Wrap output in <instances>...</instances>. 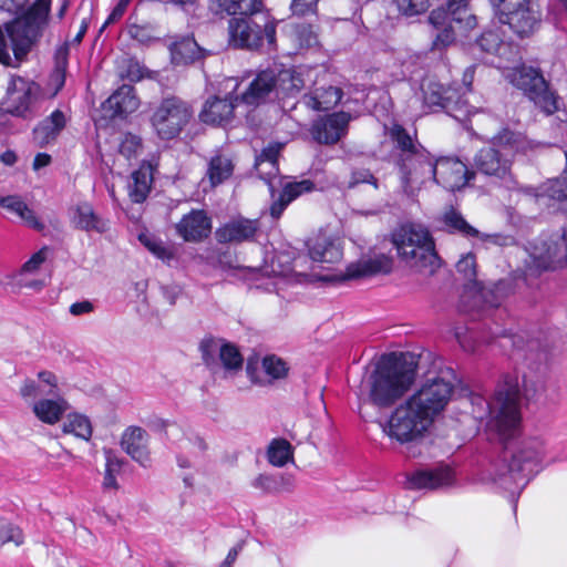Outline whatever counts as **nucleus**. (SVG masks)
Returning <instances> with one entry per match:
<instances>
[{
    "label": "nucleus",
    "mask_w": 567,
    "mask_h": 567,
    "mask_svg": "<svg viewBox=\"0 0 567 567\" xmlns=\"http://www.w3.org/2000/svg\"><path fill=\"white\" fill-rule=\"evenodd\" d=\"M277 85V78L274 71H262L249 83L248 87L235 97L240 106L256 107L265 103Z\"/></svg>",
    "instance_id": "19"
},
{
    "label": "nucleus",
    "mask_w": 567,
    "mask_h": 567,
    "mask_svg": "<svg viewBox=\"0 0 567 567\" xmlns=\"http://www.w3.org/2000/svg\"><path fill=\"white\" fill-rule=\"evenodd\" d=\"M39 93V86L21 76H12L4 99L6 110L14 115L24 116L30 111Z\"/></svg>",
    "instance_id": "15"
},
{
    "label": "nucleus",
    "mask_w": 567,
    "mask_h": 567,
    "mask_svg": "<svg viewBox=\"0 0 567 567\" xmlns=\"http://www.w3.org/2000/svg\"><path fill=\"white\" fill-rule=\"evenodd\" d=\"M313 262L336 264L342 259V248L339 240L324 235H318L307 244Z\"/></svg>",
    "instance_id": "24"
},
{
    "label": "nucleus",
    "mask_w": 567,
    "mask_h": 567,
    "mask_svg": "<svg viewBox=\"0 0 567 567\" xmlns=\"http://www.w3.org/2000/svg\"><path fill=\"white\" fill-rule=\"evenodd\" d=\"M512 158L502 154V151L493 146L481 148L473 158V167L476 172L504 181L507 187L515 184L512 176Z\"/></svg>",
    "instance_id": "13"
},
{
    "label": "nucleus",
    "mask_w": 567,
    "mask_h": 567,
    "mask_svg": "<svg viewBox=\"0 0 567 567\" xmlns=\"http://www.w3.org/2000/svg\"><path fill=\"white\" fill-rule=\"evenodd\" d=\"M498 20L518 35L530 34L540 20L535 0H492Z\"/></svg>",
    "instance_id": "8"
},
{
    "label": "nucleus",
    "mask_w": 567,
    "mask_h": 567,
    "mask_svg": "<svg viewBox=\"0 0 567 567\" xmlns=\"http://www.w3.org/2000/svg\"><path fill=\"white\" fill-rule=\"evenodd\" d=\"M192 116L189 106L178 97L164 99L155 109L151 123L162 140L177 136Z\"/></svg>",
    "instance_id": "10"
},
{
    "label": "nucleus",
    "mask_w": 567,
    "mask_h": 567,
    "mask_svg": "<svg viewBox=\"0 0 567 567\" xmlns=\"http://www.w3.org/2000/svg\"><path fill=\"white\" fill-rule=\"evenodd\" d=\"M295 37L300 48H312L318 44V34L311 25H297Z\"/></svg>",
    "instance_id": "53"
},
{
    "label": "nucleus",
    "mask_w": 567,
    "mask_h": 567,
    "mask_svg": "<svg viewBox=\"0 0 567 567\" xmlns=\"http://www.w3.org/2000/svg\"><path fill=\"white\" fill-rule=\"evenodd\" d=\"M140 106V99L131 85L120 86L104 103V109L111 112V116H126L135 112Z\"/></svg>",
    "instance_id": "28"
},
{
    "label": "nucleus",
    "mask_w": 567,
    "mask_h": 567,
    "mask_svg": "<svg viewBox=\"0 0 567 567\" xmlns=\"http://www.w3.org/2000/svg\"><path fill=\"white\" fill-rule=\"evenodd\" d=\"M128 4H130V1H127V0H120L118 3L115 6V8L110 13V16L107 17L105 23L102 27V30L107 24L114 23L117 20H120L123 17L124 12L126 11Z\"/></svg>",
    "instance_id": "61"
},
{
    "label": "nucleus",
    "mask_w": 567,
    "mask_h": 567,
    "mask_svg": "<svg viewBox=\"0 0 567 567\" xmlns=\"http://www.w3.org/2000/svg\"><path fill=\"white\" fill-rule=\"evenodd\" d=\"M372 184L374 188H378V179L373 176V174L365 168H358L352 171L350 181L348 183L349 188H353L359 184Z\"/></svg>",
    "instance_id": "56"
},
{
    "label": "nucleus",
    "mask_w": 567,
    "mask_h": 567,
    "mask_svg": "<svg viewBox=\"0 0 567 567\" xmlns=\"http://www.w3.org/2000/svg\"><path fill=\"white\" fill-rule=\"evenodd\" d=\"M65 115L62 111L55 110L48 117L42 120L33 130L34 142L44 147L56 140L65 127Z\"/></svg>",
    "instance_id": "31"
},
{
    "label": "nucleus",
    "mask_w": 567,
    "mask_h": 567,
    "mask_svg": "<svg viewBox=\"0 0 567 567\" xmlns=\"http://www.w3.org/2000/svg\"><path fill=\"white\" fill-rule=\"evenodd\" d=\"M393 268V259L385 254H373L364 256L350 264L346 270L347 279H358L380 274H389Z\"/></svg>",
    "instance_id": "21"
},
{
    "label": "nucleus",
    "mask_w": 567,
    "mask_h": 567,
    "mask_svg": "<svg viewBox=\"0 0 567 567\" xmlns=\"http://www.w3.org/2000/svg\"><path fill=\"white\" fill-rule=\"evenodd\" d=\"M319 0H292L291 11L296 16L315 13Z\"/></svg>",
    "instance_id": "59"
},
{
    "label": "nucleus",
    "mask_w": 567,
    "mask_h": 567,
    "mask_svg": "<svg viewBox=\"0 0 567 567\" xmlns=\"http://www.w3.org/2000/svg\"><path fill=\"white\" fill-rule=\"evenodd\" d=\"M219 8L231 16H250L261 10V0H217Z\"/></svg>",
    "instance_id": "41"
},
{
    "label": "nucleus",
    "mask_w": 567,
    "mask_h": 567,
    "mask_svg": "<svg viewBox=\"0 0 567 567\" xmlns=\"http://www.w3.org/2000/svg\"><path fill=\"white\" fill-rule=\"evenodd\" d=\"M69 49L68 45H61L55 51V74L54 76L59 80L60 85L64 82V71L68 63Z\"/></svg>",
    "instance_id": "57"
},
{
    "label": "nucleus",
    "mask_w": 567,
    "mask_h": 567,
    "mask_svg": "<svg viewBox=\"0 0 567 567\" xmlns=\"http://www.w3.org/2000/svg\"><path fill=\"white\" fill-rule=\"evenodd\" d=\"M398 257L408 267L433 274L441 265L430 231L421 225L405 224L391 235Z\"/></svg>",
    "instance_id": "3"
},
{
    "label": "nucleus",
    "mask_w": 567,
    "mask_h": 567,
    "mask_svg": "<svg viewBox=\"0 0 567 567\" xmlns=\"http://www.w3.org/2000/svg\"><path fill=\"white\" fill-rule=\"evenodd\" d=\"M142 147V138L140 136L126 133L120 144V153L127 159H131L141 153Z\"/></svg>",
    "instance_id": "51"
},
{
    "label": "nucleus",
    "mask_w": 567,
    "mask_h": 567,
    "mask_svg": "<svg viewBox=\"0 0 567 567\" xmlns=\"http://www.w3.org/2000/svg\"><path fill=\"white\" fill-rule=\"evenodd\" d=\"M230 42L237 48L258 49L262 44L261 27L248 19L229 21Z\"/></svg>",
    "instance_id": "22"
},
{
    "label": "nucleus",
    "mask_w": 567,
    "mask_h": 567,
    "mask_svg": "<svg viewBox=\"0 0 567 567\" xmlns=\"http://www.w3.org/2000/svg\"><path fill=\"white\" fill-rule=\"evenodd\" d=\"M255 488L261 489L267 493H274L278 489V482L274 476L260 474L252 481Z\"/></svg>",
    "instance_id": "58"
},
{
    "label": "nucleus",
    "mask_w": 567,
    "mask_h": 567,
    "mask_svg": "<svg viewBox=\"0 0 567 567\" xmlns=\"http://www.w3.org/2000/svg\"><path fill=\"white\" fill-rule=\"evenodd\" d=\"M456 338L460 346L467 352L476 351L477 338L473 332L470 333H461L456 332Z\"/></svg>",
    "instance_id": "60"
},
{
    "label": "nucleus",
    "mask_w": 567,
    "mask_h": 567,
    "mask_svg": "<svg viewBox=\"0 0 567 567\" xmlns=\"http://www.w3.org/2000/svg\"><path fill=\"white\" fill-rule=\"evenodd\" d=\"M62 431L64 434H73L85 441L90 440L92 436V425L90 420L85 415L79 413L68 415L62 425Z\"/></svg>",
    "instance_id": "40"
},
{
    "label": "nucleus",
    "mask_w": 567,
    "mask_h": 567,
    "mask_svg": "<svg viewBox=\"0 0 567 567\" xmlns=\"http://www.w3.org/2000/svg\"><path fill=\"white\" fill-rule=\"evenodd\" d=\"M234 171L233 163L229 158L216 155L210 158L206 176L210 187H215L228 179Z\"/></svg>",
    "instance_id": "39"
},
{
    "label": "nucleus",
    "mask_w": 567,
    "mask_h": 567,
    "mask_svg": "<svg viewBox=\"0 0 567 567\" xmlns=\"http://www.w3.org/2000/svg\"><path fill=\"white\" fill-rule=\"evenodd\" d=\"M432 424L431 419L408 398L392 411L382 430L391 440L404 444L423 437Z\"/></svg>",
    "instance_id": "4"
},
{
    "label": "nucleus",
    "mask_w": 567,
    "mask_h": 567,
    "mask_svg": "<svg viewBox=\"0 0 567 567\" xmlns=\"http://www.w3.org/2000/svg\"><path fill=\"white\" fill-rule=\"evenodd\" d=\"M45 260V254L43 250L35 252L28 261L22 266L23 272H33Z\"/></svg>",
    "instance_id": "62"
},
{
    "label": "nucleus",
    "mask_w": 567,
    "mask_h": 567,
    "mask_svg": "<svg viewBox=\"0 0 567 567\" xmlns=\"http://www.w3.org/2000/svg\"><path fill=\"white\" fill-rule=\"evenodd\" d=\"M342 99V91L336 86L318 89L313 94H306L301 102L315 111H328L334 107Z\"/></svg>",
    "instance_id": "37"
},
{
    "label": "nucleus",
    "mask_w": 567,
    "mask_h": 567,
    "mask_svg": "<svg viewBox=\"0 0 567 567\" xmlns=\"http://www.w3.org/2000/svg\"><path fill=\"white\" fill-rule=\"evenodd\" d=\"M141 244L146 247L154 256L165 260L172 258L171 250L164 245V243L150 234H141L138 236Z\"/></svg>",
    "instance_id": "50"
},
{
    "label": "nucleus",
    "mask_w": 567,
    "mask_h": 567,
    "mask_svg": "<svg viewBox=\"0 0 567 567\" xmlns=\"http://www.w3.org/2000/svg\"><path fill=\"white\" fill-rule=\"evenodd\" d=\"M456 270L467 281L476 278V260L473 254L468 252L461 257L456 264Z\"/></svg>",
    "instance_id": "55"
},
{
    "label": "nucleus",
    "mask_w": 567,
    "mask_h": 567,
    "mask_svg": "<svg viewBox=\"0 0 567 567\" xmlns=\"http://www.w3.org/2000/svg\"><path fill=\"white\" fill-rule=\"evenodd\" d=\"M91 311H93V305L87 300L74 302L70 307V313L73 316H81Z\"/></svg>",
    "instance_id": "64"
},
{
    "label": "nucleus",
    "mask_w": 567,
    "mask_h": 567,
    "mask_svg": "<svg viewBox=\"0 0 567 567\" xmlns=\"http://www.w3.org/2000/svg\"><path fill=\"white\" fill-rule=\"evenodd\" d=\"M58 390V378L50 371L38 373V381L25 379L20 388V395L25 400H35L39 396H54Z\"/></svg>",
    "instance_id": "29"
},
{
    "label": "nucleus",
    "mask_w": 567,
    "mask_h": 567,
    "mask_svg": "<svg viewBox=\"0 0 567 567\" xmlns=\"http://www.w3.org/2000/svg\"><path fill=\"white\" fill-rule=\"evenodd\" d=\"M22 530L9 522H0V545L14 543L17 546L23 544Z\"/></svg>",
    "instance_id": "52"
},
{
    "label": "nucleus",
    "mask_w": 567,
    "mask_h": 567,
    "mask_svg": "<svg viewBox=\"0 0 567 567\" xmlns=\"http://www.w3.org/2000/svg\"><path fill=\"white\" fill-rule=\"evenodd\" d=\"M72 224L75 228L86 233L103 234L109 229V221L95 213L89 203H81L75 206L72 215Z\"/></svg>",
    "instance_id": "30"
},
{
    "label": "nucleus",
    "mask_w": 567,
    "mask_h": 567,
    "mask_svg": "<svg viewBox=\"0 0 567 567\" xmlns=\"http://www.w3.org/2000/svg\"><path fill=\"white\" fill-rule=\"evenodd\" d=\"M533 266L537 270H549L567 264V228L561 234L535 241L529 250Z\"/></svg>",
    "instance_id": "11"
},
{
    "label": "nucleus",
    "mask_w": 567,
    "mask_h": 567,
    "mask_svg": "<svg viewBox=\"0 0 567 567\" xmlns=\"http://www.w3.org/2000/svg\"><path fill=\"white\" fill-rule=\"evenodd\" d=\"M152 184L153 166L151 163L144 162L131 175V182L127 186L131 200L136 204L143 203L151 192Z\"/></svg>",
    "instance_id": "32"
},
{
    "label": "nucleus",
    "mask_w": 567,
    "mask_h": 567,
    "mask_svg": "<svg viewBox=\"0 0 567 567\" xmlns=\"http://www.w3.org/2000/svg\"><path fill=\"white\" fill-rule=\"evenodd\" d=\"M386 135L393 145L394 163L396 159L406 158L414 153H420L425 148L414 138L402 125L392 124L385 127Z\"/></svg>",
    "instance_id": "25"
},
{
    "label": "nucleus",
    "mask_w": 567,
    "mask_h": 567,
    "mask_svg": "<svg viewBox=\"0 0 567 567\" xmlns=\"http://www.w3.org/2000/svg\"><path fill=\"white\" fill-rule=\"evenodd\" d=\"M176 230L186 241H200L212 231V220L204 210H192L176 225Z\"/></svg>",
    "instance_id": "23"
},
{
    "label": "nucleus",
    "mask_w": 567,
    "mask_h": 567,
    "mask_svg": "<svg viewBox=\"0 0 567 567\" xmlns=\"http://www.w3.org/2000/svg\"><path fill=\"white\" fill-rule=\"evenodd\" d=\"M399 11L408 17L425 12L429 8V0H396Z\"/></svg>",
    "instance_id": "54"
},
{
    "label": "nucleus",
    "mask_w": 567,
    "mask_h": 567,
    "mask_svg": "<svg viewBox=\"0 0 567 567\" xmlns=\"http://www.w3.org/2000/svg\"><path fill=\"white\" fill-rule=\"evenodd\" d=\"M452 482L453 473L449 467L420 470L411 474L408 478V487L411 489H435L451 485Z\"/></svg>",
    "instance_id": "26"
},
{
    "label": "nucleus",
    "mask_w": 567,
    "mask_h": 567,
    "mask_svg": "<svg viewBox=\"0 0 567 567\" xmlns=\"http://www.w3.org/2000/svg\"><path fill=\"white\" fill-rule=\"evenodd\" d=\"M434 163L435 158L426 150L396 159L401 187L406 195L414 196L423 186L433 182Z\"/></svg>",
    "instance_id": "9"
},
{
    "label": "nucleus",
    "mask_w": 567,
    "mask_h": 567,
    "mask_svg": "<svg viewBox=\"0 0 567 567\" xmlns=\"http://www.w3.org/2000/svg\"><path fill=\"white\" fill-rule=\"evenodd\" d=\"M282 144L272 143L262 150L260 155L256 157V168L259 172L261 171V166L267 164L269 169L266 172L267 175H276L278 172V156L282 148Z\"/></svg>",
    "instance_id": "44"
},
{
    "label": "nucleus",
    "mask_w": 567,
    "mask_h": 567,
    "mask_svg": "<svg viewBox=\"0 0 567 567\" xmlns=\"http://www.w3.org/2000/svg\"><path fill=\"white\" fill-rule=\"evenodd\" d=\"M565 155H566V168H565L566 175L551 181L546 188V193H547L548 197L557 200L560 204V207L563 209L567 210V153H565Z\"/></svg>",
    "instance_id": "47"
},
{
    "label": "nucleus",
    "mask_w": 567,
    "mask_h": 567,
    "mask_svg": "<svg viewBox=\"0 0 567 567\" xmlns=\"http://www.w3.org/2000/svg\"><path fill=\"white\" fill-rule=\"evenodd\" d=\"M0 207L6 209L8 213L17 216L27 226L41 230L43 224L37 217L32 208L19 195L0 196Z\"/></svg>",
    "instance_id": "35"
},
{
    "label": "nucleus",
    "mask_w": 567,
    "mask_h": 567,
    "mask_svg": "<svg viewBox=\"0 0 567 567\" xmlns=\"http://www.w3.org/2000/svg\"><path fill=\"white\" fill-rule=\"evenodd\" d=\"M278 81L280 82L282 90L288 94L298 93L305 86L301 74L292 70L281 71L277 82Z\"/></svg>",
    "instance_id": "49"
},
{
    "label": "nucleus",
    "mask_w": 567,
    "mask_h": 567,
    "mask_svg": "<svg viewBox=\"0 0 567 567\" xmlns=\"http://www.w3.org/2000/svg\"><path fill=\"white\" fill-rule=\"evenodd\" d=\"M150 435L141 426H128L121 436V447L135 462L144 467L151 465V454L148 449Z\"/></svg>",
    "instance_id": "20"
},
{
    "label": "nucleus",
    "mask_w": 567,
    "mask_h": 567,
    "mask_svg": "<svg viewBox=\"0 0 567 567\" xmlns=\"http://www.w3.org/2000/svg\"><path fill=\"white\" fill-rule=\"evenodd\" d=\"M507 78L547 115L558 111V96L549 89L547 81L538 70L522 66L514 69Z\"/></svg>",
    "instance_id": "7"
},
{
    "label": "nucleus",
    "mask_w": 567,
    "mask_h": 567,
    "mask_svg": "<svg viewBox=\"0 0 567 567\" xmlns=\"http://www.w3.org/2000/svg\"><path fill=\"white\" fill-rule=\"evenodd\" d=\"M239 106V102L233 97L215 96L206 101L199 116L204 123L220 125L228 122L233 117L235 109Z\"/></svg>",
    "instance_id": "27"
},
{
    "label": "nucleus",
    "mask_w": 567,
    "mask_h": 567,
    "mask_svg": "<svg viewBox=\"0 0 567 567\" xmlns=\"http://www.w3.org/2000/svg\"><path fill=\"white\" fill-rule=\"evenodd\" d=\"M261 365L265 373L271 380H281L288 375L289 368L287 362L275 354L266 355L261 361Z\"/></svg>",
    "instance_id": "46"
},
{
    "label": "nucleus",
    "mask_w": 567,
    "mask_h": 567,
    "mask_svg": "<svg viewBox=\"0 0 567 567\" xmlns=\"http://www.w3.org/2000/svg\"><path fill=\"white\" fill-rule=\"evenodd\" d=\"M267 454L270 464L282 467L293 457L292 445L285 439H276L270 443Z\"/></svg>",
    "instance_id": "42"
},
{
    "label": "nucleus",
    "mask_w": 567,
    "mask_h": 567,
    "mask_svg": "<svg viewBox=\"0 0 567 567\" xmlns=\"http://www.w3.org/2000/svg\"><path fill=\"white\" fill-rule=\"evenodd\" d=\"M259 227L258 219L237 217L218 227L215 231V237L219 244L252 241L256 238Z\"/></svg>",
    "instance_id": "17"
},
{
    "label": "nucleus",
    "mask_w": 567,
    "mask_h": 567,
    "mask_svg": "<svg viewBox=\"0 0 567 567\" xmlns=\"http://www.w3.org/2000/svg\"><path fill=\"white\" fill-rule=\"evenodd\" d=\"M315 188V184L310 179H302L299 182H290L287 183L279 198L276 199L270 206V215L274 218H279L286 207L296 198L301 196L305 193H310Z\"/></svg>",
    "instance_id": "34"
},
{
    "label": "nucleus",
    "mask_w": 567,
    "mask_h": 567,
    "mask_svg": "<svg viewBox=\"0 0 567 567\" xmlns=\"http://www.w3.org/2000/svg\"><path fill=\"white\" fill-rule=\"evenodd\" d=\"M453 371L447 369L427 378L409 399L434 422L449 404L455 388Z\"/></svg>",
    "instance_id": "6"
},
{
    "label": "nucleus",
    "mask_w": 567,
    "mask_h": 567,
    "mask_svg": "<svg viewBox=\"0 0 567 567\" xmlns=\"http://www.w3.org/2000/svg\"><path fill=\"white\" fill-rule=\"evenodd\" d=\"M349 122L350 115L346 112L321 117L312 125V137L320 144H336L346 134Z\"/></svg>",
    "instance_id": "18"
},
{
    "label": "nucleus",
    "mask_w": 567,
    "mask_h": 567,
    "mask_svg": "<svg viewBox=\"0 0 567 567\" xmlns=\"http://www.w3.org/2000/svg\"><path fill=\"white\" fill-rule=\"evenodd\" d=\"M443 228L450 233H457L465 237H477L478 230L471 226L462 214L453 207L447 208L441 216Z\"/></svg>",
    "instance_id": "38"
},
{
    "label": "nucleus",
    "mask_w": 567,
    "mask_h": 567,
    "mask_svg": "<svg viewBox=\"0 0 567 567\" xmlns=\"http://www.w3.org/2000/svg\"><path fill=\"white\" fill-rule=\"evenodd\" d=\"M219 360L226 370H239L243 365V357L238 349L230 343L225 342L219 354Z\"/></svg>",
    "instance_id": "48"
},
{
    "label": "nucleus",
    "mask_w": 567,
    "mask_h": 567,
    "mask_svg": "<svg viewBox=\"0 0 567 567\" xmlns=\"http://www.w3.org/2000/svg\"><path fill=\"white\" fill-rule=\"evenodd\" d=\"M475 175L467 166L455 157H440L435 159L433 183L447 190L463 188Z\"/></svg>",
    "instance_id": "14"
},
{
    "label": "nucleus",
    "mask_w": 567,
    "mask_h": 567,
    "mask_svg": "<svg viewBox=\"0 0 567 567\" xmlns=\"http://www.w3.org/2000/svg\"><path fill=\"white\" fill-rule=\"evenodd\" d=\"M467 0H449L446 8L433 10L429 17L437 30L435 44L449 45L456 35H465L477 24L476 17L466 8Z\"/></svg>",
    "instance_id": "5"
},
{
    "label": "nucleus",
    "mask_w": 567,
    "mask_h": 567,
    "mask_svg": "<svg viewBox=\"0 0 567 567\" xmlns=\"http://www.w3.org/2000/svg\"><path fill=\"white\" fill-rule=\"evenodd\" d=\"M491 143L493 146L501 150L503 155L512 159L515 154L529 155L544 147L542 143L529 140L523 133L512 131L508 127L498 131V133L492 137Z\"/></svg>",
    "instance_id": "16"
},
{
    "label": "nucleus",
    "mask_w": 567,
    "mask_h": 567,
    "mask_svg": "<svg viewBox=\"0 0 567 567\" xmlns=\"http://www.w3.org/2000/svg\"><path fill=\"white\" fill-rule=\"evenodd\" d=\"M127 71L122 76L127 78L130 81H140L143 78V71L137 61L132 59L127 60Z\"/></svg>",
    "instance_id": "63"
},
{
    "label": "nucleus",
    "mask_w": 567,
    "mask_h": 567,
    "mask_svg": "<svg viewBox=\"0 0 567 567\" xmlns=\"http://www.w3.org/2000/svg\"><path fill=\"white\" fill-rule=\"evenodd\" d=\"M417 361L412 353H389L378 362L369 378V400L378 408H389L411 388Z\"/></svg>",
    "instance_id": "2"
},
{
    "label": "nucleus",
    "mask_w": 567,
    "mask_h": 567,
    "mask_svg": "<svg viewBox=\"0 0 567 567\" xmlns=\"http://www.w3.org/2000/svg\"><path fill=\"white\" fill-rule=\"evenodd\" d=\"M68 401L62 396L53 399H40L33 402L32 412L45 424H56L69 410Z\"/></svg>",
    "instance_id": "33"
},
{
    "label": "nucleus",
    "mask_w": 567,
    "mask_h": 567,
    "mask_svg": "<svg viewBox=\"0 0 567 567\" xmlns=\"http://www.w3.org/2000/svg\"><path fill=\"white\" fill-rule=\"evenodd\" d=\"M172 61L175 64L193 63L204 56V50L193 37H181L169 44Z\"/></svg>",
    "instance_id": "36"
},
{
    "label": "nucleus",
    "mask_w": 567,
    "mask_h": 567,
    "mask_svg": "<svg viewBox=\"0 0 567 567\" xmlns=\"http://www.w3.org/2000/svg\"><path fill=\"white\" fill-rule=\"evenodd\" d=\"M502 340V347H512L515 375L507 377L492 401L486 402L491 414L488 427L505 443L492 474L496 484L515 493L516 489H523L539 471L546 454L545 442L540 437L507 441L515 437L519 430L520 398L532 400L544 391L548 353L538 340L525 333L503 336Z\"/></svg>",
    "instance_id": "1"
},
{
    "label": "nucleus",
    "mask_w": 567,
    "mask_h": 567,
    "mask_svg": "<svg viewBox=\"0 0 567 567\" xmlns=\"http://www.w3.org/2000/svg\"><path fill=\"white\" fill-rule=\"evenodd\" d=\"M423 103L430 110L442 109L455 118H460L457 112L466 109V102L454 87H444L441 83L426 80L421 85Z\"/></svg>",
    "instance_id": "12"
},
{
    "label": "nucleus",
    "mask_w": 567,
    "mask_h": 567,
    "mask_svg": "<svg viewBox=\"0 0 567 567\" xmlns=\"http://www.w3.org/2000/svg\"><path fill=\"white\" fill-rule=\"evenodd\" d=\"M477 45L482 51L498 56H507L508 53H512V47L494 31L483 33L477 40Z\"/></svg>",
    "instance_id": "43"
},
{
    "label": "nucleus",
    "mask_w": 567,
    "mask_h": 567,
    "mask_svg": "<svg viewBox=\"0 0 567 567\" xmlns=\"http://www.w3.org/2000/svg\"><path fill=\"white\" fill-rule=\"evenodd\" d=\"M224 343L223 339L214 337H206L200 341L202 359L207 367L214 368L217 364V358H219Z\"/></svg>",
    "instance_id": "45"
}]
</instances>
